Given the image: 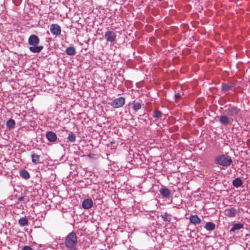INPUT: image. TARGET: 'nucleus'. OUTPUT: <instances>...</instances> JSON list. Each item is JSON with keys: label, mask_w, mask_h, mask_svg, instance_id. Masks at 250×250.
<instances>
[{"label": "nucleus", "mask_w": 250, "mask_h": 250, "mask_svg": "<svg viewBox=\"0 0 250 250\" xmlns=\"http://www.w3.org/2000/svg\"><path fill=\"white\" fill-rule=\"evenodd\" d=\"M28 42L31 46L29 47V49L32 53H40L43 48V46L42 45L37 46L40 42V39L36 35L33 34L30 36L28 38Z\"/></svg>", "instance_id": "1"}, {"label": "nucleus", "mask_w": 250, "mask_h": 250, "mask_svg": "<svg viewBox=\"0 0 250 250\" xmlns=\"http://www.w3.org/2000/svg\"><path fill=\"white\" fill-rule=\"evenodd\" d=\"M214 162L217 165L227 167L232 164V160L229 155L222 154L217 156L214 160Z\"/></svg>", "instance_id": "2"}, {"label": "nucleus", "mask_w": 250, "mask_h": 250, "mask_svg": "<svg viewBox=\"0 0 250 250\" xmlns=\"http://www.w3.org/2000/svg\"><path fill=\"white\" fill-rule=\"evenodd\" d=\"M77 242L76 234L74 231H72L66 237L65 245L67 248L73 249L76 246Z\"/></svg>", "instance_id": "3"}, {"label": "nucleus", "mask_w": 250, "mask_h": 250, "mask_svg": "<svg viewBox=\"0 0 250 250\" xmlns=\"http://www.w3.org/2000/svg\"><path fill=\"white\" fill-rule=\"evenodd\" d=\"M125 104V98L120 97L114 99L110 103V105L114 108L122 107Z\"/></svg>", "instance_id": "4"}, {"label": "nucleus", "mask_w": 250, "mask_h": 250, "mask_svg": "<svg viewBox=\"0 0 250 250\" xmlns=\"http://www.w3.org/2000/svg\"><path fill=\"white\" fill-rule=\"evenodd\" d=\"M225 111L229 116L234 117L239 113L240 109L234 106H229Z\"/></svg>", "instance_id": "5"}, {"label": "nucleus", "mask_w": 250, "mask_h": 250, "mask_svg": "<svg viewBox=\"0 0 250 250\" xmlns=\"http://www.w3.org/2000/svg\"><path fill=\"white\" fill-rule=\"evenodd\" d=\"M238 212V210L234 207L227 208L224 210V214L228 217H234Z\"/></svg>", "instance_id": "6"}, {"label": "nucleus", "mask_w": 250, "mask_h": 250, "mask_svg": "<svg viewBox=\"0 0 250 250\" xmlns=\"http://www.w3.org/2000/svg\"><path fill=\"white\" fill-rule=\"evenodd\" d=\"M129 104L131 105L132 110L134 113L140 110L142 106V103L140 101L134 100L130 103Z\"/></svg>", "instance_id": "7"}, {"label": "nucleus", "mask_w": 250, "mask_h": 250, "mask_svg": "<svg viewBox=\"0 0 250 250\" xmlns=\"http://www.w3.org/2000/svg\"><path fill=\"white\" fill-rule=\"evenodd\" d=\"M159 192L163 198H168L171 194V191L167 188L162 186L159 189Z\"/></svg>", "instance_id": "8"}, {"label": "nucleus", "mask_w": 250, "mask_h": 250, "mask_svg": "<svg viewBox=\"0 0 250 250\" xmlns=\"http://www.w3.org/2000/svg\"><path fill=\"white\" fill-rule=\"evenodd\" d=\"M31 157L32 158V162L34 165H37L42 163L41 156L34 152H31Z\"/></svg>", "instance_id": "9"}, {"label": "nucleus", "mask_w": 250, "mask_h": 250, "mask_svg": "<svg viewBox=\"0 0 250 250\" xmlns=\"http://www.w3.org/2000/svg\"><path fill=\"white\" fill-rule=\"evenodd\" d=\"M93 202L92 199L87 198L84 199L82 202V207L84 209H89L93 206Z\"/></svg>", "instance_id": "10"}, {"label": "nucleus", "mask_w": 250, "mask_h": 250, "mask_svg": "<svg viewBox=\"0 0 250 250\" xmlns=\"http://www.w3.org/2000/svg\"><path fill=\"white\" fill-rule=\"evenodd\" d=\"M46 137L49 141L51 142H54L57 139V135L53 131L47 132L46 133Z\"/></svg>", "instance_id": "11"}, {"label": "nucleus", "mask_w": 250, "mask_h": 250, "mask_svg": "<svg viewBox=\"0 0 250 250\" xmlns=\"http://www.w3.org/2000/svg\"><path fill=\"white\" fill-rule=\"evenodd\" d=\"M189 221L194 225H198L201 223V219L197 215H191L189 218Z\"/></svg>", "instance_id": "12"}, {"label": "nucleus", "mask_w": 250, "mask_h": 250, "mask_svg": "<svg viewBox=\"0 0 250 250\" xmlns=\"http://www.w3.org/2000/svg\"><path fill=\"white\" fill-rule=\"evenodd\" d=\"M116 35L114 32H105L104 37L107 42H111L114 41L116 38Z\"/></svg>", "instance_id": "13"}, {"label": "nucleus", "mask_w": 250, "mask_h": 250, "mask_svg": "<svg viewBox=\"0 0 250 250\" xmlns=\"http://www.w3.org/2000/svg\"><path fill=\"white\" fill-rule=\"evenodd\" d=\"M219 122L221 124L225 125L230 124L231 123L229 118L226 115L221 116L220 118Z\"/></svg>", "instance_id": "14"}, {"label": "nucleus", "mask_w": 250, "mask_h": 250, "mask_svg": "<svg viewBox=\"0 0 250 250\" xmlns=\"http://www.w3.org/2000/svg\"><path fill=\"white\" fill-rule=\"evenodd\" d=\"M244 228V224L241 223L234 224L230 230H229L230 233L234 232L236 230H238Z\"/></svg>", "instance_id": "15"}, {"label": "nucleus", "mask_w": 250, "mask_h": 250, "mask_svg": "<svg viewBox=\"0 0 250 250\" xmlns=\"http://www.w3.org/2000/svg\"><path fill=\"white\" fill-rule=\"evenodd\" d=\"M204 228L208 231H213L215 229V225L212 222H208L206 223Z\"/></svg>", "instance_id": "16"}, {"label": "nucleus", "mask_w": 250, "mask_h": 250, "mask_svg": "<svg viewBox=\"0 0 250 250\" xmlns=\"http://www.w3.org/2000/svg\"><path fill=\"white\" fill-rule=\"evenodd\" d=\"M233 87V85L231 84H229V83H223L221 86V90L226 92L231 90Z\"/></svg>", "instance_id": "17"}, {"label": "nucleus", "mask_w": 250, "mask_h": 250, "mask_svg": "<svg viewBox=\"0 0 250 250\" xmlns=\"http://www.w3.org/2000/svg\"><path fill=\"white\" fill-rule=\"evenodd\" d=\"M28 222L29 221L28 219L25 217L20 218L18 221L19 225L21 227H24L25 226H28Z\"/></svg>", "instance_id": "18"}, {"label": "nucleus", "mask_w": 250, "mask_h": 250, "mask_svg": "<svg viewBox=\"0 0 250 250\" xmlns=\"http://www.w3.org/2000/svg\"><path fill=\"white\" fill-rule=\"evenodd\" d=\"M243 182L240 178H237L232 181V185L235 188H239L242 186Z\"/></svg>", "instance_id": "19"}, {"label": "nucleus", "mask_w": 250, "mask_h": 250, "mask_svg": "<svg viewBox=\"0 0 250 250\" xmlns=\"http://www.w3.org/2000/svg\"><path fill=\"white\" fill-rule=\"evenodd\" d=\"M20 175L21 177L26 180L29 179L30 177L29 173L24 169L20 171Z\"/></svg>", "instance_id": "20"}, {"label": "nucleus", "mask_w": 250, "mask_h": 250, "mask_svg": "<svg viewBox=\"0 0 250 250\" xmlns=\"http://www.w3.org/2000/svg\"><path fill=\"white\" fill-rule=\"evenodd\" d=\"M65 52L67 55L73 56L76 54V49L74 46H69L66 48Z\"/></svg>", "instance_id": "21"}, {"label": "nucleus", "mask_w": 250, "mask_h": 250, "mask_svg": "<svg viewBox=\"0 0 250 250\" xmlns=\"http://www.w3.org/2000/svg\"><path fill=\"white\" fill-rule=\"evenodd\" d=\"M50 31H61V27L57 24H52L50 25Z\"/></svg>", "instance_id": "22"}, {"label": "nucleus", "mask_w": 250, "mask_h": 250, "mask_svg": "<svg viewBox=\"0 0 250 250\" xmlns=\"http://www.w3.org/2000/svg\"><path fill=\"white\" fill-rule=\"evenodd\" d=\"M163 114L162 112L157 109L155 110L153 112V117L157 119H159L162 117Z\"/></svg>", "instance_id": "23"}, {"label": "nucleus", "mask_w": 250, "mask_h": 250, "mask_svg": "<svg viewBox=\"0 0 250 250\" xmlns=\"http://www.w3.org/2000/svg\"><path fill=\"white\" fill-rule=\"evenodd\" d=\"M6 125L10 129L13 128L15 125V121L12 119H9L7 121Z\"/></svg>", "instance_id": "24"}, {"label": "nucleus", "mask_w": 250, "mask_h": 250, "mask_svg": "<svg viewBox=\"0 0 250 250\" xmlns=\"http://www.w3.org/2000/svg\"><path fill=\"white\" fill-rule=\"evenodd\" d=\"M161 217L165 221H170V215H169L167 212H165L164 214L162 215Z\"/></svg>", "instance_id": "25"}, {"label": "nucleus", "mask_w": 250, "mask_h": 250, "mask_svg": "<svg viewBox=\"0 0 250 250\" xmlns=\"http://www.w3.org/2000/svg\"><path fill=\"white\" fill-rule=\"evenodd\" d=\"M68 139L71 142H74L76 141V135L73 132H71L68 134Z\"/></svg>", "instance_id": "26"}, {"label": "nucleus", "mask_w": 250, "mask_h": 250, "mask_svg": "<svg viewBox=\"0 0 250 250\" xmlns=\"http://www.w3.org/2000/svg\"><path fill=\"white\" fill-rule=\"evenodd\" d=\"M181 97V96L179 93H176L174 95V98L176 100L179 99Z\"/></svg>", "instance_id": "27"}, {"label": "nucleus", "mask_w": 250, "mask_h": 250, "mask_svg": "<svg viewBox=\"0 0 250 250\" xmlns=\"http://www.w3.org/2000/svg\"><path fill=\"white\" fill-rule=\"evenodd\" d=\"M21 250H33V249L28 246H24Z\"/></svg>", "instance_id": "28"}, {"label": "nucleus", "mask_w": 250, "mask_h": 250, "mask_svg": "<svg viewBox=\"0 0 250 250\" xmlns=\"http://www.w3.org/2000/svg\"><path fill=\"white\" fill-rule=\"evenodd\" d=\"M53 34L56 36H59L61 34V32H52Z\"/></svg>", "instance_id": "29"}, {"label": "nucleus", "mask_w": 250, "mask_h": 250, "mask_svg": "<svg viewBox=\"0 0 250 250\" xmlns=\"http://www.w3.org/2000/svg\"><path fill=\"white\" fill-rule=\"evenodd\" d=\"M51 40V38H46V41H47V42H49Z\"/></svg>", "instance_id": "30"}, {"label": "nucleus", "mask_w": 250, "mask_h": 250, "mask_svg": "<svg viewBox=\"0 0 250 250\" xmlns=\"http://www.w3.org/2000/svg\"><path fill=\"white\" fill-rule=\"evenodd\" d=\"M23 199H24L23 197H20V198H19V201H22V200H23Z\"/></svg>", "instance_id": "31"}]
</instances>
